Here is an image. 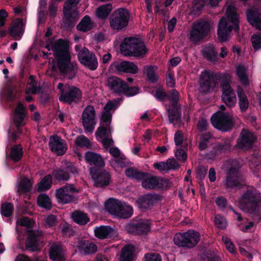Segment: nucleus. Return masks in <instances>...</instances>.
I'll use <instances>...</instances> for the list:
<instances>
[{
	"label": "nucleus",
	"instance_id": "49530a36",
	"mask_svg": "<svg viewBox=\"0 0 261 261\" xmlns=\"http://www.w3.org/2000/svg\"><path fill=\"white\" fill-rule=\"evenodd\" d=\"M52 184V177L50 174L45 176L38 184V191L48 190Z\"/></svg>",
	"mask_w": 261,
	"mask_h": 261
},
{
	"label": "nucleus",
	"instance_id": "39448f33",
	"mask_svg": "<svg viewBox=\"0 0 261 261\" xmlns=\"http://www.w3.org/2000/svg\"><path fill=\"white\" fill-rule=\"evenodd\" d=\"M200 239V233L190 230L184 233H177L174 237V243L179 247L192 248L195 246Z\"/></svg>",
	"mask_w": 261,
	"mask_h": 261
},
{
	"label": "nucleus",
	"instance_id": "680f3d73",
	"mask_svg": "<svg viewBox=\"0 0 261 261\" xmlns=\"http://www.w3.org/2000/svg\"><path fill=\"white\" fill-rule=\"evenodd\" d=\"M222 241L224 244L225 245V246L227 248V249L230 252V253H234L235 252V247L234 245L232 244V243L230 241L229 239L226 237H223Z\"/></svg>",
	"mask_w": 261,
	"mask_h": 261
},
{
	"label": "nucleus",
	"instance_id": "f8f14e48",
	"mask_svg": "<svg viewBox=\"0 0 261 261\" xmlns=\"http://www.w3.org/2000/svg\"><path fill=\"white\" fill-rule=\"evenodd\" d=\"M142 186L146 189H154L155 188L164 189L169 186V180L154 176H149L145 174V177L142 179Z\"/></svg>",
	"mask_w": 261,
	"mask_h": 261
},
{
	"label": "nucleus",
	"instance_id": "4c0bfd02",
	"mask_svg": "<svg viewBox=\"0 0 261 261\" xmlns=\"http://www.w3.org/2000/svg\"><path fill=\"white\" fill-rule=\"evenodd\" d=\"M68 171H70L73 173L78 172L77 170L74 167L71 168H68L67 171L60 169L56 170L54 171L53 175L59 181L67 180L69 178Z\"/></svg>",
	"mask_w": 261,
	"mask_h": 261
},
{
	"label": "nucleus",
	"instance_id": "b1692460",
	"mask_svg": "<svg viewBox=\"0 0 261 261\" xmlns=\"http://www.w3.org/2000/svg\"><path fill=\"white\" fill-rule=\"evenodd\" d=\"M246 16L248 22L254 27L261 31V9H253L247 12Z\"/></svg>",
	"mask_w": 261,
	"mask_h": 261
},
{
	"label": "nucleus",
	"instance_id": "393cba45",
	"mask_svg": "<svg viewBox=\"0 0 261 261\" xmlns=\"http://www.w3.org/2000/svg\"><path fill=\"white\" fill-rule=\"evenodd\" d=\"M118 106L117 100L109 101L105 106L104 111L101 114V119L105 122L111 120L112 113Z\"/></svg>",
	"mask_w": 261,
	"mask_h": 261
},
{
	"label": "nucleus",
	"instance_id": "c9c22d12",
	"mask_svg": "<svg viewBox=\"0 0 261 261\" xmlns=\"http://www.w3.org/2000/svg\"><path fill=\"white\" fill-rule=\"evenodd\" d=\"M155 201V198L154 196L147 194L140 197L137 201V204L139 207L147 208L153 204Z\"/></svg>",
	"mask_w": 261,
	"mask_h": 261
},
{
	"label": "nucleus",
	"instance_id": "2eb2a0df",
	"mask_svg": "<svg viewBox=\"0 0 261 261\" xmlns=\"http://www.w3.org/2000/svg\"><path fill=\"white\" fill-rule=\"evenodd\" d=\"M90 174L95 186L103 187L109 184L110 176L108 172L92 168L90 170Z\"/></svg>",
	"mask_w": 261,
	"mask_h": 261
},
{
	"label": "nucleus",
	"instance_id": "69168bd1",
	"mask_svg": "<svg viewBox=\"0 0 261 261\" xmlns=\"http://www.w3.org/2000/svg\"><path fill=\"white\" fill-rule=\"evenodd\" d=\"M175 155L178 160L185 161L187 160V154L182 149H177L175 152Z\"/></svg>",
	"mask_w": 261,
	"mask_h": 261
},
{
	"label": "nucleus",
	"instance_id": "58836bf2",
	"mask_svg": "<svg viewBox=\"0 0 261 261\" xmlns=\"http://www.w3.org/2000/svg\"><path fill=\"white\" fill-rule=\"evenodd\" d=\"M134 247L132 245H127L122 248L120 256L121 261H133Z\"/></svg>",
	"mask_w": 261,
	"mask_h": 261
},
{
	"label": "nucleus",
	"instance_id": "a19ab883",
	"mask_svg": "<svg viewBox=\"0 0 261 261\" xmlns=\"http://www.w3.org/2000/svg\"><path fill=\"white\" fill-rule=\"evenodd\" d=\"M247 69L243 65H239L237 67V74L241 83L245 86L249 85V81L246 74Z\"/></svg>",
	"mask_w": 261,
	"mask_h": 261
},
{
	"label": "nucleus",
	"instance_id": "c85d7f7f",
	"mask_svg": "<svg viewBox=\"0 0 261 261\" xmlns=\"http://www.w3.org/2000/svg\"><path fill=\"white\" fill-rule=\"evenodd\" d=\"M212 73L209 71L204 70L201 72L200 78V90L206 92L211 90L213 83L211 81V76Z\"/></svg>",
	"mask_w": 261,
	"mask_h": 261
},
{
	"label": "nucleus",
	"instance_id": "7ed1b4c3",
	"mask_svg": "<svg viewBox=\"0 0 261 261\" xmlns=\"http://www.w3.org/2000/svg\"><path fill=\"white\" fill-rule=\"evenodd\" d=\"M122 54L127 56L143 57L148 53L144 42L136 38L124 39L120 46Z\"/></svg>",
	"mask_w": 261,
	"mask_h": 261
},
{
	"label": "nucleus",
	"instance_id": "412c9836",
	"mask_svg": "<svg viewBox=\"0 0 261 261\" xmlns=\"http://www.w3.org/2000/svg\"><path fill=\"white\" fill-rule=\"evenodd\" d=\"M49 146L52 151L57 155H62L66 151L65 141L57 135L50 137Z\"/></svg>",
	"mask_w": 261,
	"mask_h": 261
},
{
	"label": "nucleus",
	"instance_id": "09e8293b",
	"mask_svg": "<svg viewBox=\"0 0 261 261\" xmlns=\"http://www.w3.org/2000/svg\"><path fill=\"white\" fill-rule=\"evenodd\" d=\"M16 91L11 88H4L0 93V96L3 99L11 100L17 98Z\"/></svg>",
	"mask_w": 261,
	"mask_h": 261
},
{
	"label": "nucleus",
	"instance_id": "13d9d810",
	"mask_svg": "<svg viewBox=\"0 0 261 261\" xmlns=\"http://www.w3.org/2000/svg\"><path fill=\"white\" fill-rule=\"evenodd\" d=\"M139 92V89L136 87H128L126 84V87L124 88V91L122 93L127 96H134Z\"/></svg>",
	"mask_w": 261,
	"mask_h": 261
},
{
	"label": "nucleus",
	"instance_id": "338daca9",
	"mask_svg": "<svg viewBox=\"0 0 261 261\" xmlns=\"http://www.w3.org/2000/svg\"><path fill=\"white\" fill-rule=\"evenodd\" d=\"M166 163L168 167V170L175 169L179 167V164L173 159H168Z\"/></svg>",
	"mask_w": 261,
	"mask_h": 261
},
{
	"label": "nucleus",
	"instance_id": "bf43d9fd",
	"mask_svg": "<svg viewBox=\"0 0 261 261\" xmlns=\"http://www.w3.org/2000/svg\"><path fill=\"white\" fill-rule=\"evenodd\" d=\"M112 166L118 171H120L119 169L124 167V162L122 160L114 158L111 160Z\"/></svg>",
	"mask_w": 261,
	"mask_h": 261
},
{
	"label": "nucleus",
	"instance_id": "5fc2aeb1",
	"mask_svg": "<svg viewBox=\"0 0 261 261\" xmlns=\"http://www.w3.org/2000/svg\"><path fill=\"white\" fill-rule=\"evenodd\" d=\"M22 156V147L21 145L14 146L10 153V157L14 161H18Z\"/></svg>",
	"mask_w": 261,
	"mask_h": 261
},
{
	"label": "nucleus",
	"instance_id": "5701e85b",
	"mask_svg": "<svg viewBox=\"0 0 261 261\" xmlns=\"http://www.w3.org/2000/svg\"><path fill=\"white\" fill-rule=\"evenodd\" d=\"M26 241L27 248L31 251H36L41 244L40 233L34 231H29Z\"/></svg>",
	"mask_w": 261,
	"mask_h": 261
},
{
	"label": "nucleus",
	"instance_id": "8fccbe9b",
	"mask_svg": "<svg viewBox=\"0 0 261 261\" xmlns=\"http://www.w3.org/2000/svg\"><path fill=\"white\" fill-rule=\"evenodd\" d=\"M144 69L146 72V74L148 80L151 82H155L158 81L159 76L156 74V66H147L145 67Z\"/></svg>",
	"mask_w": 261,
	"mask_h": 261
},
{
	"label": "nucleus",
	"instance_id": "aec40b11",
	"mask_svg": "<svg viewBox=\"0 0 261 261\" xmlns=\"http://www.w3.org/2000/svg\"><path fill=\"white\" fill-rule=\"evenodd\" d=\"M25 24V20L22 18H17L13 20L9 28L11 36L16 40L20 39L24 32Z\"/></svg>",
	"mask_w": 261,
	"mask_h": 261
},
{
	"label": "nucleus",
	"instance_id": "c03bdc74",
	"mask_svg": "<svg viewBox=\"0 0 261 261\" xmlns=\"http://www.w3.org/2000/svg\"><path fill=\"white\" fill-rule=\"evenodd\" d=\"M202 54L209 61L214 62L217 59V54L213 46H208L204 47L202 49Z\"/></svg>",
	"mask_w": 261,
	"mask_h": 261
},
{
	"label": "nucleus",
	"instance_id": "4d7b16f0",
	"mask_svg": "<svg viewBox=\"0 0 261 261\" xmlns=\"http://www.w3.org/2000/svg\"><path fill=\"white\" fill-rule=\"evenodd\" d=\"M251 41L253 47L255 50L261 48V35L254 34L251 37Z\"/></svg>",
	"mask_w": 261,
	"mask_h": 261
},
{
	"label": "nucleus",
	"instance_id": "f03ea898",
	"mask_svg": "<svg viewBox=\"0 0 261 261\" xmlns=\"http://www.w3.org/2000/svg\"><path fill=\"white\" fill-rule=\"evenodd\" d=\"M225 15L219 22L218 29V36L221 41H226L230 37L232 30L238 32L239 30V19L233 5L226 3Z\"/></svg>",
	"mask_w": 261,
	"mask_h": 261
},
{
	"label": "nucleus",
	"instance_id": "a878e982",
	"mask_svg": "<svg viewBox=\"0 0 261 261\" xmlns=\"http://www.w3.org/2000/svg\"><path fill=\"white\" fill-rule=\"evenodd\" d=\"M49 256L54 261H63L65 260V252L62 247L57 244H53L50 248Z\"/></svg>",
	"mask_w": 261,
	"mask_h": 261
},
{
	"label": "nucleus",
	"instance_id": "4468645a",
	"mask_svg": "<svg viewBox=\"0 0 261 261\" xmlns=\"http://www.w3.org/2000/svg\"><path fill=\"white\" fill-rule=\"evenodd\" d=\"M125 229L131 233L145 234L150 230V222L147 220H140L137 222L127 224L125 226Z\"/></svg>",
	"mask_w": 261,
	"mask_h": 261
},
{
	"label": "nucleus",
	"instance_id": "dca6fc26",
	"mask_svg": "<svg viewBox=\"0 0 261 261\" xmlns=\"http://www.w3.org/2000/svg\"><path fill=\"white\" fill-rule=\"evenodd\" d=\"M80 0H68L64 6V20L72 22L78 18V13L74 7L79 3Z\"/></svg>",
	"mask_w": 261,
	"mask_h": 261
},
{
	"label": "nucleus",
	"instance_id": "9d476101",
	"mask_svg": "<svg viewBox=\"0 0 261 261\" xmlns=\"http://www.w3.org/2000/svg\"><path fill=\"white\" fill-rule=\"evenodd\" d=\"M211 28L210 23L200 20L193 23L190 33V39L197 42L203 39L207 34Z\"/></svg>",
	"mask_w": 261,
	"mask_h": 261
},
{
	"label": "nucleus",
	"instance_id": "f3484780",
	"mask_svg": "<svg viewBox=\"0 0 261 261\" xmlns=\"http://www.w3.org/2000/svg\"><path fill=\"white\" fill-rule=\"evenodd\" d=\"M222 99L226 105L230 107H234L236 103V96L229 84L224 82L222 85Z\"/></svg>",
	"mask_w": 261,
	"mask_h": 261
},
{
	"label": "nucleus",
	"instance_id": "774afa93",
	"mask_svg": "<svg viewBox=\"0 0 261 261\" xmlns=\"http://www.w3.org/2000/svg\"><path fill=\"white\" fill-rule=\"evenodd\" d=\"M56 222V218L53 215H49L46 218L45 225L48 227H51L54 226Z\"/></svg>",
	"mask_w": 261,
	"mask_h": 261
},
{
	"label": "nucleus",
	"instance_id": "cd10ccee",
	"mask_svg": "<svg viewBox=\"0 0 261 261\" xmlns=\"http://www.w3.org/2000/svg\"><path fill=\"white\" fill-rule=\"evenodd\" d=\"M85 160L91 165L103 167L105 165L104 160L100 154L92 151H88L86 153Z\"/></svg>",
	"mask_w": 261,
	"mask_h": 261
},
{
	"label": "nucleus",
	"instance_id": "603ef678",
	"mask_svg": "<svg viewBox=\"0 0 261 261\" xmlns=\"http://www.w3.org/2000/svg\"><path fill=\"white\" fill-rule=\"evenodd\" d=\"M29 81L30 82L28 84L26 88V94H34L36 93L39 90V88L37 86V84L34 81V77L33 75L30 76Z\"/></svg>",
	"mask_w": 261,
	"mask_h": 261
},
{
	"label": "nucleus",
	"instance_id": "a211bd4d",
	"mask_svg": "<svg viewBox=\"0 0 261 261\" xmlns=\"http://www.w3.org/2000/svg\"><path fill=\"white\" fill-rule=\"evenodd\" d=\"M110 68L112 70L132 74H136L139 71V68L135 63L127 61L113 63L111 65Z\"/></svg>",
	"mask_w": 261,
	"mask_h": 261
},
{
	"label": "nucleus",
	"instance_id": "2f4dec72",
	"mask_svg": "<svg viewBox=\"0 0 261 261\" xmlns=\"http://www.w3.org/2000/svg\"><path fill=\"white\" fill-rule=\"evenodd\" d=\"M110 122L111 121L105 122L101 120V126L97 128L95 133L97 137L102 139L111 136L112 129L110 125Z\"/></svg>",
	"mask_w": 261,
	"mask_h": 261
},
{
	"label": "nucleus",
	"instance_id": "bb28decb",
	"mask_svg": "<svg viewBox=\"0 0 261 261\" xmlns=\"http://www.w3.org/2000/svg\"><path fill=\"white\" fill-rule=\"evenodd\" d=\"M108 86L114 92L122 93L126 84L120 79L112 76L108 79Z\"/></svg>",
	"mask_w": 261,
	"mask_h": 261
},
{
	"label": "nucleus",
	"instance_id": "f257e3e1",
	"mask_svg": "<svg viewBox=\"0 0 261 261\" xmlns=\"http://www.w3.org/2000/svg\"><path fill=\"white\" fill-rule=\"evenodd\" d=\"M46 48L52 50L57 60V65L52 61V68L56 70L57 67L60 71L69 79L74 77L77 72L76 64L70 63V55L69 53V45L66 41L59 39L57 41H48Z\"/></svg>",
	"mask_w": 261,
	"mask_h": 261
},
{
	"label": "nucleus",
	"instance_id": "72a5a7b5",
	"mask_svg": "<svg viewBox=\"0 0 261 261\" xmlns=\"http://www.w3.org/2000/svg\"><path fill=\"white\" fill-rule=\"evenodd\" d=\"M113 231V229L109 226H100L94 229L95 236L100 239H105L111 237Z\"/></svg>",
	"mask_w": 261,
	"mask_h": 261
},
{
	"label": "nucleus",
	"instance_id": "79ce46f5",
	"mask_svg": "<svg viewBox=\"0 0 261 261\" xmlns=\"http://www.w3.org/2000/svg\"><path fill=\"white\" fill-rule=\"evenodd\" d=\"M37 203L40 207L46 209H50L52 206L50 198L45 194H41L38 196Z\"/></svg>",
	"mask_w": 261,
	"mask_h": 261
},
{
	"label": "nucleus",
	"instance_id": "f704fd0d",
	"mask_svg": "<svg viewBox=\"0 0 261 261\" xmlns=\"http://www.w3.org/2000/svg\"><path fill=\"white\" fill-rule=\"evenodd\" d=\"M239 105L241 111H245L248 108L249 102L243 89L239 86L237 89Z\"/></svg>",
	"mask_w": 261,
	"mask_h": 261
},
{
	"label": "nucleus",
	"instance_id": "423d86ee",
	"mask_svg": "<svg viewBox=\"0 0 261 261\" xmlns=\"http://www.w3.org/2000/svg\"><path fill=\"white\" fill-rule=\"evenodd\" d=\"M58 88L60 90L59 99L64 102L71 103L80 99L82 96L80 90L73 86L65 85L61 83L58 85Z\"/></svg>",
	"mask_w": 261,
	"mask_h": 261
},
{
	"label": "nucleus",
	"instance_id": "20e7f679",
	"mask_svg": "<svg viewBox=\"0 0 261 261\" xmlns=\"http://www.w3.org/2000/svg\"><path fill=\"white\" fill-rule=\"evenodd\" d=\"M260 205V194L252 190L244 193L238 201V206L241 209L250 213L258 212Z\"/></svg>",
	"mask_w": 261,
	"mask_h": 261
},
{
	"label": "nucleus",
	"instance_id": "c756f323",
	"mask_svg": "<svg viewBox=\"0 0 261 261\" xmlns=\"http://www.w3.org/2000/svg\"><path fill=\"white\" fill-rule=\"evenodd\" d=\"M76 247L80 252L84 254H91L95 252L97 250L95 244L86 241H79Z\"/></svg>",
	"mask_w": 261,
	"mask_h": 261
},
{
	"label": "nucleus",
	"instance_id": "6ab92c4d",
	"mask_svg": "<svg viewBox=\"0 0 261 261\" xmlns=\"http://www.w3.org/2000/svg\"><path fill=\"white\" fill-rule=\"evenodd\" d=\"M74 188L71 185H67L56 190V196L60 203H67L72 200V192Z\"/></svg>",
	"mask_w": 261,
	"mask_h": 261
},
{
	"label": "nucleus",
	"instance_id": "e433bc0d",
	"mask_svg": "<svg viewBox=\"0 0 261 261\" xmlns=\"http://www.w3.org/2000/svg\"><path fill=\"white\" fill-rule=\"evenodd\" d=\"M113 9L111 4L103 5L98 7L96 10V15L99 18L105 19L108 17Z\"/></svg>",
	"mask_w": 261,
	"mask_h": 261
},
{
	"label": "nucleus",
	"instance_id": "9b49d317",
	"mask_svg": "<svg viewBox=\"0 0 261 261\" xmlns=\"http://www.w3.org/2000/svg\"><path fill=\"white\" fill-rule=\"evenodd\" d=\"M123 202L114 198H110L105 202V208L109 213L115 217H126L129 216L131 210L129 207H124L127 212L121 213L119 211Z\"/></svg>",
	"mask_w": 261,
	"mask_h": 261
},
{
	"label": "nucleus",
	"instance_id": "7c9ffc66",
	"mask_svg": "<svg viewBox=\"0 0 261 261\" xmlns=\"http://www.w3.org/2000/svg\"><path fill=\"white\" fill-rule=\"evenodd\" d=\"M26 109L21 102H18L14 112V121L17 127L22 124L25 116Z\"/></svg>",
	"mask_w": 261,
	"mask_h": 261
},
{
	"label": "nucleus",
	"instance_id": "37998d69",
	"mask_svg": "<svg viewBox=\"0 0 261 261\" xmlns=\"http://www.w3.org/2000/svg\"><path fill=\"white\" fill-rule=\"evenodd\" d=\"M34 224V221L30 218L22 217L16 222V230L17 232L20 231V227H24L26 228H30Z\"/></svg>",
	"mask_w": 261,
	"mask_h": 261
},
{
	"label": "nucleus",
	"instance_id": "1a4fd4ad",
	"mask_svg": "<svg viewBox=\"0 0 261 261\" xmlns=\"http://www.w3.org/2000/svg\"><path fill=\"white\" fill-rule=\"evenodd\" d=\"M80 49L79 45L75 46V50L79 51L77 56L80 63L90 70H95L98 67V63L95 54L86 48H83L80 50Z\"/></svg>",
	"mask_w": 261,
	"mask_h": 261
},
{
	"label": "nucleus",
	"instance_id": "3c124183",
	"mask_svg": "<svg viewBox=\"0 0 261 261\" xmlns=\"http://www.w3.org/2000/svg\"><path fill=\"white\" fill-rule=\"evenodd\" d=\"M33 182L31 179L24 178L18 186V191L20 193L29 192L32 188Z\"/></svg>",
	"mask_w": 261,
	"mask_h": 261
},
{
	"label": "nucleus",
	"instance_id": "052dcab7",
	"mask_svg": "<svg viewBox=\"0 0 261 261\" xmlns=\"http://www.w3.org/2000/svg\"><path fill=\"white\" fill-rule=\"evenodd\" d=\"M215 223L218 227L220 228H225L227 224L225 218L219 215H217L215 216Z\"/></svg>",
	"mask_w": 261,
	"mask_h": 261
},
{
	"label": "nucleus",
	"instance_id": "ddd939ff",
	"mask_svg": "<svg viewBox=\"0 0 261 261\" xmlns=\"http://www.w3.org/2000/svg\"><path fill=\"white\" fill-rule=\"evenodd\" d=\"M95 111L92 106H88L85 109L82 115V122L86 131L92 132L96 124L95 120Z\"/></svg>",
	"mask_w": 261,
	"mask_h": 261
},
{
	"label": "nucleus",
	"instance_id": "4be33fe9",
	"mask_svg": "<svg viewBox=\"0 0 261 261\" xmlns=\"http://www.w3.org/2000/svg\"><path fill=\"white\" fill-rule=\"evenodd\" d=\"M255 140V137L251 132L244 129L242 130L238 141V147L243 149L249 148Z\"/></svg>",
	"mask_w": 261,
	"mask_h": 261
},
{
	"label": "nucleus",
	"instance_id": "0eeeda50",
	"mask_svg": "<svg viewBox=\"0 0 261 261\" xmlns=\"http://www.w3.org/2000/svg\"><path fill=\"white\" fill-rule=\"evenodd\" d=\"M214 127L222 131H227L233 125L232 117L221 111L215 113L211 118Z\"/></svg>",
	"mask_w": 261,
	"mask_h": 261
},
{
	"label": "nucleus",
	"instance_id": "a18cd8bd",
	"mask_svg": "<svg viewBox=\"0 0 261 261\" xmlns=\"http://www.w3.org/2000/svg\"><path fill=\"white\" fill-rule=\"evenodd\" d=\"M93 27V24L90 17L88 16H85L77 26V29L84 32L91 30Z\"/></svg>",
	"mask_w": 261,
	"mask_h": 261
},
{
	"label": "nucleus",
	"instance_id": "6e6552de",
	"mask_svg": "<svg viewBox=\"0 0 261 261\" xmlns=\"http://www.w3.org/2000/svg\"><path fill=\"white\" fill-rule=\"evenodd\" d=\"M129 18L127 10L119 9L113 12L110 18V27L114 30H121L128 25Z\"/></svg>",
	"mask_w": 261,
	"mask_h": 261
},
{
	"label": "nucleus",
	"instance_id": "864d4df0",
	"mask_svg": "<svg viewBox=\"0 0 261 261\" xmlns=\"http://www.w3.org/2000/svg\"><path fill=\"white\" fill-rule=\"evenodd\" d=\"M14 210L13 205L10 202H5L2 204L1 213L2 216L8 217L11 215Z\"/></svg>",
	"mask_w": 261,
	"mask_h": 261
},
{
	"label": "nucleus",
	"instance_id": "e2e57ef3",
	"mask_svg": "<svg viewBox=\"0 0 261 261\" xmlns=\"http://www.w3.org/2000/svg\"><path fill=\"white\" fill-rule=\"evenodd\" d=\"M144 261H162L160 255L155 253H148L145 255Z\"/></svg>",
	"mask_w": 261,
	"mask_h": 261
},
{
	"label": "nucleus",
	"instance_id": "de8ad7c7",
	"mask_svg": "<svg viewBox=\"0 0 261 261\" xmlns=\"http://www.w3.org/2000/svg\"><path fill=\"white\" fill-rule=\"evenodd\" d=\"M125 174L127 177L138 180H142L145 177L144 173L140 172L137 169L134 168H128L125 171Z\"/></svg>",
	"mask_w": 261,
	"mask_h": 261
},
{
	"label": "nucleus",
	"instance_id": "ea45409f",
	"mask_svg": "<svg viewBox=\"0 0 261 261\" xmlns=\"http://www.w3.org/2000/svg\"><path fill=\"white\" fill-rule=\"evenodd\" d=\"M71 217L74 222L80 225H85L90 220L87 215L82 212H75L72 214Z\"/></svg>",
	"mask_w": 261,
	"mask_h": 261
},
{
	"label": "nucleus",
	"instance_id": "6e6d98bb",
	"mask_svg": "<svg viewBox=\"0 0 261 261\" xmlns=\"http://www.w3.org/2000/svg\"><path fill=\"white\" fill-rule=\"evenodd\" d=\"M75 144L77 146L90 147L91 142L89 140L84 136H81L77 137L75 140Z\"/></svg>",
	"mask_w": 261,
	"mask_h": 261
},
{
	"label": "nucleus",
	"instance_id": "473e14b6",
	"mask_svg": "<svg viewBox=\"0 0 261 261\" xmlns=\"http://www.w3.org/2000/svg\"><path fill=\"white\" fill-rule=\"evenodd\" d=\"M240 184H242V180L238 176L237 170L236 169H231L229 172V175L227 177L226 181L227 187L230 188L238 187Z\"/></svg>",
	"mask_w": 261,
	"mask_h": 261
},
{
	"label": "nucleus",
	"instance_id": "0e129e2a",
	"mask_svg": "<svg viewBox=\"0 0 261 261\" xmlns=\"http://www.w3.org/2000/svg\"><path fill=\"white\" fill-rule=\"evenodd\" d=\"M184 140V136L181 132L178 131L175 134L174 142L176 146H179L182 144Z\"/></svg>",
	"mask_w": 261,
	"mask_h": 261
}]
</instances>
